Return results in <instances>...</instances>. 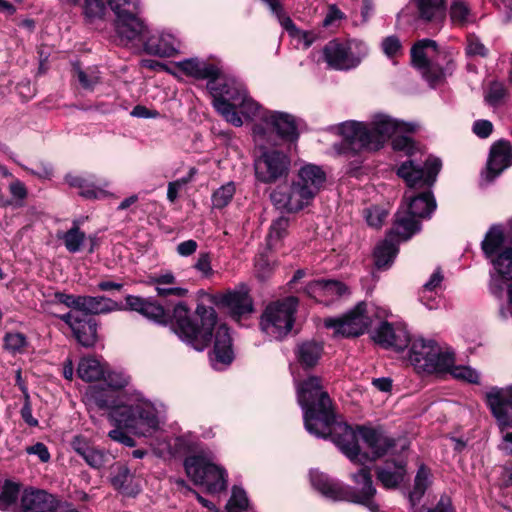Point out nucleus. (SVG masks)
I'll list each match as a JSON object with an SVG mask.
<instances>
[{
	"instance_id": "f257e3e1",
	"label": "nucleus",
	"mask_w": 512,
	"mask_h": 512,
	"mask_svg": "<svg viewBox=\"0 0 512 512\" xmlns=\"http://www.w3.org/2000/svg\"><path fill=\"white\" fill-rule=\"evenodd\" d=\"M85 396L100 409H111L110 418L118 427L111 430L108 436L115 442L127 447L136 445L121 427L143 437L150 436L159 427L158 411L150 401L141 399L131 404L117 405L113 391L100 386L89 387Z\"/></svg>"
},
{
	"instance_id": "f03ea898",
	"label": "nucleus",
	"mask_w": 512,
	"mask_h": 512,
	"mask_svg": "<svg viewBox=\"0 0 512 512\" xmlns=\"http://www.w3.org/2000/svg\"><path fill=\"white\" fill-rule=\"evenodd\" d=\"M404 198L409 201L406 209L396 213L393 228L375 248V264L378 268L389 267L398 253V243L410 239L420 230V223L416 218L430 217L436 209V202L430 191L416 196L406 192Z\"/></svg>"
},
{
	"instance_id": "7ed1b4c3",
	"label": "nucleus",
	"mask_w": 512,
	"mask_h": 512,
	"mask_svg": "<svg viewBox=\"0 0 512 512\" xmlns=\"http://www.w3.org/2000/svg\"><path fill=\"white\" fill-rule=\"evenodd\" d=\"M415 127L398 122L387 115H376L369 123L347 121L340 125L339 131L353 149L378 150L398 132H411Z\"/></svg>"
},
{
	"instance_id": "20e7f679",
	"label": "nucleus",
	"mask_w": 512,
	"mask_h": 512,
	"mask_svg": "<svg viewBox=\"0 0 512 512\" xmlns=\"http://www.w3.org/2000/svg\"><path fill=\"white\" fill-rule=\"evenodd\" d=\"M352 480L356 487L345 486L318 470L310 472L312 486L326 498L333 501L353 502L371 508L376 489L373 486L370 469L360 468L357 473L352 474Z\"/></svg>"
},
{
	"instance_id": "39448f33",
	"label": "nucleus",
	"mask_w": 512,
	"mask_h": 512,
	"mask_svg": "<svg viewBox=\"0 0 512 512\" xmlns=\"http://www.w3.org/2000/svg\"><path fill=\"white\" fill-rule=\"evenodd\" d=\"M196 316L200 320V325L191 319L187 305L179 302L173 309L172 327L182 341L195 350L202 351L211 342L212 332L217 323V314L214 308L198 304Z\"/></svg>"
},
{
	"instance_id": "423d86ee",
	"label": "nucleus",
	"mask_w": 512,
	"mask_h": 512,
	"mask_svg": "<svg viewBox=\"0 0 512 512\" xmlns=\"http://www.w3.org/2000/svg\"><path fill=\"white\" fill-rule=\"evenodd\" d=\"M326 181V174L321 167L306 164L298 171L297 180L288 191L278 188L271 193V200L278 208L296 212L307 206L317 195Z\"/></svg>"
},
{
	"instance_id": "0eeeda50",
	"label": "nucleus",
	"mask_w": 512,
	"mask_h": 512,
	"mask_svg": "<svg viewBox=\"0 0 512 512\" xmlns=\"http://www.w3.org/2000/svg\"><path fill=\"white\" fill-rule=\"evenodd\" d=\"M297 400L304 415V425L308 432L316 431V426L321 425L327 429L328 422L333 419L332 401L327 391L322 386V381L317 376H310L299 382L296 387Z\"/></svg>"
},
{
	"instance_id": "6e6552de",
	"label": "nucleus",
	"mask_w": 512,
	"mask_h": 512,
	"mask_svg": "<svg viewBox=\"0 0 512 512\" xmlns=\"http://www.w3.org/2000/svg\"><path fill=\"white\" fill-rule=\"evenodd\" d=\"M207 87L213 96V107L227 122L239 127L243 124L236 108L243 101L246 89L235 78L221 77L208 81Z\"/></svg>"
},
{
	"instance_id": "1a4fd4ad",
	"label": "nucleus",
	"mask_w": 512,
	"mask_h": 512,
	"mask_svg": "<svg viewBox=\"0 0 512 512\" xmlns=\"http://www.w3.org/2000/svg\"><path fill=\"white\" fill-rule=\"evenodd\" d=\"M409 361L418 372L444 373L455 362L454 353L443 351L433 340L414 339L411 343Z\"/></svg>"
},
{
	"instance_id": "9d476101",
	"label": "nucleus",
	"mask_w": 512,
	"mask_h": 512,
	"mask_svg": "<svg viewBox=\"0 0 512 512\" xmlns=\"http://www.w3.org/2000/svg\"><path fill=\"white\" fill-rule=\"evenodd\" d=\"M187 476L196 485L205 486L209 493H219L227 487V473L205 454L189 456L184 461Z\"/></svg>"
},
{
	"instance_id": "9b49d317",
	"label": "nucleus",
	"mask_w": 512,
	"mask_h": 512,
	"mask_svg": "<svg viewBox=\"0 0 512 512\" xmlns=\"http://www.w3.org/2000/svg\"><path fill=\"white\" fill-rule=\"evenodd\" d=\"M482 251L495 273L503 280H512V245L500 225H493L486 233Z\"/></svg>"
},
{
	"instance_id": "f8f14e48",
	"label": "nucleus",
	"mask_w": 512,
	"mask_h": 512,
	"mask_svg": "<svg viewBox=\"0 0 512 512\" xmlns=\"http://www.w3.org/2000/svg\"><path fill=\"white\" fill-rule=\"evenodd\" d=\"M298 299L290 296L271 302L262 313L260 327L262 331L274 339H282L292 329Z\"/></svg>"
},
{
	"instance_id": "ddd939ff",
	"label": "nucleus",
	"mask_w": 512,
	"mask_h": 512,
	"mask_svg": "<svg viewBox=\"0 0 512 512\" xmlns=\"http://www.w3.org/2000/svg\"><path fill=\"white\" fill-rule=\"evenodd\" d=\"M115 14V31L121 42L136 40L143 35L145 24L139 17V0H106Z\"/></svg>"
},
{
	"instance_id": "4468645a",
	"label": "nucleus",
	"mask_w": 512,
	"mask_h": 512,
	"mask_svg": "<svg viewBox=\"0 0 512 512\" xmlns=\"http://www.w3.org/2000/svg\"><path fill=\"white\" fill-rule=\"evenodd\" d=\"M367 55V47L356 40L329 41L322 50L324 62L333 70H350L357 67Z\"/></svg>"
},
{
	"instance_id": "2eb2a0df",
	"label": "nucleus",
	"mask_w": 512,
	"mask_h": 512,
	"mask_svg": "<svg viewBox=\"0 0 512 512\" xmlns=\"http://www.w3.org/2000/svg\"><path fill=\"white\" fill-rule=\"evenodd\" d=\"M309 433L319 438L330 437L351 461L362 463V458H368L367 454H360L356 431L346 423L336 422L334 413L333 419L328 422L327 429L324 430L321 425H317L316 431Z\"/></svg>"
},
{
	"instance_id": "dca6fc26",
	"label": "nucleus",
	"mask_w": 512,
	"mask_h": 512,
	"mask_svg": "<svg viewBox=\"0 0 512 512\" xmlns=\"http://www.w3.org/2000/svg\"><path fill=\"white\" fill-rule=\"evenodd\" d=\"M255 176L262 183H274L286 178L290 169L289 157L277 150L264 151L254 162Z\"/></svg>"
},
{
	"instance_id": "f3484780",
	"label": "nucleus",
	"mask_w": 512,
	"mask_h": 512,
	"mask_svg": "<svg viewBox=\"0 0 512 512\" xmlns=\"http://www.w3.org/2000/svg\"><path fill=\"white\" fill-rule=\"evenodd\" d=\"M441 161L435 157H429L424 166L416 164L413 160L404 161L397 169V175L401 177L406 184L412 187L431 186L439 173Z\"/></svg>"
},
{
	"instance_id": "a211bd4d",
	"label": "nucleus",
	"mask_w": 512,
	"mask_h": 512,
	"mask_svg": "<svg viewBox=\"0 0 512 512\" xmlns=\"http://www.w3.org/2000/svg\"><path fill=\"white\" fill-rule=\"evenodd\" d=\"M266 128L277 132L285 139L294 141L298 138V131L295 119L292 115L284 112L269 111L262 117V123L254 125L253 134L256 141H260L266 136Z\"/></svg>"
},
{
	"instance_id": "6ab92c4d",
	"label": "nucleus",
	"mask_w": 512,
	"mask_h": 512,
	"mask_svg": "<svg viewBox=\"0 0 512 512\" xmlns=\"http://www.w3.org/2000/svg\"><path fill=\"white\" fill-rule=\"evenodd\" d=\"M366 304L360 302L356 307L339 318H326L324 325L327 328H332L335 333L345 337H356L365 332L370 322L368 316L365 314Z\"/></svg>"
},
{
	"instance_id": "aec40b11",
	"label": "nucleus",
	"mask_w": 512,
	"mask_h": 512,
	"mask_svg": "<svg viewBox=\"0 0 512 512\" xmlns=\"http://www.w3.org/2000/svg\"><path fill=\"white\" fill-rule=\"evenodd\" d=\"M209 300L218 306L226 308L235 320H239L241 317L253 312V302L249 295V289L244 284H241L235 290L211 295Z\"/></svg>"
},
{
	"instance_id": "412c9836",
	"label": "nucleus",
	"mask_w": 512,
	"mask_h": 512,
	"mask_svg": "<svg viewBox=\"0 0 512 512\" xmlns=\"http://www.w3.org/2000/svg\"><path fill=\"white\" fill-rule=\"evenodd\" d=\"M486 401L501 429L512 427V386L491 388Z\"/></svg>"
},
{
	"instance_id": "4be33fe9",
	"label": "nucleus",
	"mask_w": 512,
	"mask_h": 512,
	"mask_svg": "<svg viewBox=\"0 0 512 512\" xmlns=\"http://www.w3.org/2000/svg\"><path fill=\"white\" fill-rule=\"evenodd\" d=\"M73 331L77 341L84 347H91L97 341V324L96 322L78 312H69L60 316Z\"/></svg>"
},
{
	"instance_id": "5701e85b",
	"label": "nucleus",
	"mask_w": 512,
	"mask_h": 512,
	"mask_svg": "<svg viewBox=\"0 0 512 512\" xmlns=\"http://www.w3.org/2000/svg\"><path fill=\"white\" fill-rule=\"evenodd\" d=\"M512 147L507 141H498L490 150L484 179L490 183L511 165Z\"/></svg>"
},
{
	"instance_id": "b1692460",
	"label": "nucleus",
	"mask_w": 512,
	"mask_h": 512,
	"mask_svg": "<svg viewBox=\"0 0 512 512\" xmlns=\"http://www.w3.org/2000/svg\"><path fill=\"white\" fill-rule=\"evenodd\" d=\"M136 39L143 43L145 51L149 54L172 56L180 48V41L170 33H161L158 36L148 37L146 26L143 35L138 36Z\"/></svg>"
},
{
	"instance_id": "393cba45",
	"label": "nucleus",
	"mask_w": 512,
	"mask_h": 512,
	"mask_svg": "<svg viewBox=\"0 0 512 512\" xmlns=\"http://www.w3.org/2000/svg\"><path fill=\"white\" fill-rule=\"evenodd\" d=\"M358 434L372 453L371 458H362L361 464L365 461L375 460L376 458L384 456L395 446L394 439L378 429L359 427Z\"/></svg>"
},
{
	"instance_id": "a878e982",
	"label": "nucleus",
	"mask_w": 512,
	"mask_h": 512,
	"mask_svg": "<svg viewBox=\"0 0 512 512\" xmlns=\"http://www.w3.org/2000/svg\"><path fill=\"white\" fill-rule=\"evenodd\" d=\"M232 361L233 351L229 329L225 324H221L216 327L211 362L215 369L220 370Z\"/></svg>"
},
{
	"instance_id": "bb28decb",
	"label": "nucleus",
	"mask_w": 512,
	"mask_h": 512,
	"mask_svg": "<svg viewBox=\"0 0 512 512\" xmlns=\"http://www.w3.org/2000/svg\"><path fill=\"white\" fill-rule=\"evenodd\" d=\"M56 499L43 490L26 489L20 500L21 512H53Z\"/></svg>"
},
{
	"instance_id": "cd10ccee",
	"label": "nucleus",
	"mask_w": 512,
	"mask_h": 512,
	"mask_svg": "<svg viewBox=\"0 0 512 512\" xmlns=\"http://www.w3.org/2000/svg\"><path fill=\"white\" fill-rule=\"evenodd\" d=\"M373 339L384 347H392L396 350H403L410 343L408 333L401 328H394L388 322H382L374 332Z\"/></svg>"
},
{
	"instance_id": "c85d7f7f",
	"label": "nucleus",
	"mask_w": 512,
	"mask_h": 512,
	"mask_svg": "<svg viewBox=\"0 0 512 512\" xmlns=\"http://www.w3.org/2000/svg\"><path fill=\"white\" fill-rule=\"evenodd\" d=\"M125 300L130 310L140 313L147 319L157 323H165L167 321L168 315L164 308L156 301L133 295H128Z\"/></svg>"
},
{
	"instance_id": "c756f323",
	"label": "nucleus",
	"mask_w": 512,
	"mask_h": 512,
	"mask_svg": "<svg viewBox=\"0 0 512 512\" xmlns=\"http://www.w3.org/2000/svg\"><path fill=\"white\" fill-rule=\"evenodd\" d=\"M176 67L185 75L201 80L211 81L220 74V69L216 65L201 61L198 58L179 61L176 63Z\"/></svg>"
},
{
	"instance_id": "7c9ffc66",
	"label": "nucleus",
	"mask_w": 512,
	"mask_h": 512,
	"mask_svg": "<svg viewBox=\"0 0 512 512\" xmlns=\"http://www.w3.org/2000/svg\"><path fill=\"white\" fill-rule=\"evenodd\" d=\"M149 284L153 285L159 297L175 296L185 297L188 294L186 288L178 286L175 275L170 272H162L149 277Z\"/></svg>"
},
{
	"instance_id": "2f4dec72",
	"label": "nucleus",
	"mask_w": 512,
	"mask_h": 512,
	"mask_svg": "<svg viewBox=\"0 0 512 512\" xmlns=\"http://www.w3.org/2000/svg\"><path fill=\"white\" fill-rule=\"evenodd\" d=\"M406 474V462L403 460L386 461L377 469V478L388 489L396 488Z\"/></svg>"
},
{
	"instance_id": "473e14b6",
	"label": "nucleus",
	"mask_w": 512,
	"mask_h": 512,
	"mask_svg": "<svg viewBox=\"0 0 512 512\" xmlns=\"http://www.w3.org/2000/svg\"><path fill=\"white\" fill-rule=\"evenodd\" d=\"M419 18L441 25L446 16L445 0H416Z\"/></svg>"
},
{
	"instance_id": "72a5a7b5",
	"label": "nucleus",
	"mask_w": 512,
	"mask_h": 512,
	"mask_svg": "<svg viewBox=\"0 0 512 512\" xmlns=\"http://www.w3.org/2000/svg\"><path fill=\"white\" fill-rule=\"evenodd\" d=\"M122 309L121 304L105 296H84L83 315L107 314Z\"/></svg>"
},
{
	"instance_id": "f704fd0d",
	"label": "nucleus",
	"mask_w": 512,
	"mask_h": 512,
	"mask_svg": "<svg viewBox=\"0 0 512 512\" xmlns=\"http://www.w3.org/2000/svg\"><path fill=\"white\" fill-rule=\"evenodd\" d=\"M432 49L436 51L437 43L431 39H422L416 42L411 49V62L419 71H427L429 69V59L426 50Z\"/></svg>"
},
{
	"instance_id": "c9c22d12",
	"label": "nucleus",
	"mask_w": 512,
	"mask_h": 512,
	"mask_svg": "<svg viewBox=\"0 0 512 512\" xmlns=\"http://www.w3.org/2000/svg\"><path fill=\"white\" fill-rule=\"evenodd\" d=\"M323 347L314 341H307L299 345L297 355L300 363L307 367H314L321 357Z\"/></svg>"
},
{
	"instance_id": "e433bc0d",
	"label": "nucleus",
	"mask_w": 512,
	"mask_h": 512,
	"mask_svg": "<svg viewBox=\"0 0 512 512\" xmlns=\"http://www.w3.org/2000/svg\"><path fill=\"white\" fill-rule=\"evenodd\" d=\"M77 374L82 380L91 382L104 377V369L98 360L83 358L78 364Z\"/></svg>"
},
{
	"instance_id": "4c0bfd02",
	"label": "nucleus",
	"mask_w": 512,
	"mask_h": 512,
	"mask_svg": "<svg viewBox=\"0 0 512 512\" xmlns=\"http://www.w3.org/2000/svg\"><path fill=\"white\" fill-rule=\"evenodd\" d=\"M430 485V471L424 465H421L414 479L413 490L409 493V501L415 506L425 494Z\"/></svg>"
},
{
	"instance_id": "58836bf2",
	"label": "nucleus",
	"mask_w": 512,
	"mask_h": 512,
	"mask_svg": "<svg viewBox=\"0 0 512 512\" xmlns=\"http://www.w3.org/2000/svg\"><path fill=\"white\" fill-rule=\"evenodd\" d=\"M69 186L78 188L79 194L85 198H98L102 191L97 189L91 179L83 176L68 174L65 177Z\"/></svg>"
},
{
	"instance_id": "ea45409f",
	"label": "nucleus",
	"mask_w": 512,
	"mask_h": 512,
	"mask_svg": "<svg viewBox=\"0 0 512 512\" xmlns=\"http://www.w3.org/2000/svg\"><path fill=\"white\" fill-rule=\"evenodd\" d=\"M69 186L78 188L79 194L85 198H98L102 191L97 189L91 179L83 176L68 174L65 177Z\"/></svg>"
},
{
	"instance_id": "a19ab883",
	"label": "nucleus",
	"mask_w": 512,
	"mask_h": 512,
	"mask_svg": "<svg viewBox=\"0 0 512 512\" xmlns=\"http://www.w3.org/2000/svg\"><path fill=\"white\" fill-rule=\"evenodd\" d=\"M61 238L64 241L66 249L70 253H76L80 251L86 239V234L81 231L78 224L74 222L73 226L65 232Z\"/></svg>"
},
{
	"instance_id": "79ce46f5",
	"label": "nucleus",
	"mask_w": 512,
	"mask_h": 512,
	"mask_svg": "<svg viewBox=\"0 0 512 512\" xmlns=\"http://www.w3.org/2000/svg\"><path fill=\"white\" fill-rule=\"evenodd\" d=\"M289 220L286 217H279L270 226L267 237V244L270 249L276 248L283 237L287 235Z\"/></svg>"
},
{
	"instance_id": "37998d69",
	"label": "nucleus",
	"mask_w": 512,
	"mask_h": 512,
	"mask_svg": "<svg viewBox=\"0 0 512 512\" xmlns=\"http://www.w3.org/2000/svg\"><path fill=\"white\" fill-rule=\"evenodd\" d=\"M235 185L229 182L217 189L212 196V204L214 208L222 209L227 206L235 194Z\"/></svg>"
},
{
	"instance_id": "c03bdc74",
	"label": "nucleus",
	"mask_w": 512,
	"mask_h": 512,
	"mask_svg": "<svg viewBox=\"0 0 512 512\" xmlns=\"http://www.w3.org/2000/svg\"><path fill=\"white\" fill-rule=\"evenodd\" d=\"M27 344V339L22 333L9 332L4 337V348L12 354L23 353Z\"/></svg>"
},
{
	"instance_id": "a18cd8bd",
	"label": "nucleus",
	"mask_w": 512,
	"mask_h": 512,
	"mask_svg": "<svg viewBox=\"0 0 512 512\" xmlns=\"http://www.w3.org/2000/svg\"><path fill=\"white\" fill-rule=\"evenodd\" d=\"M75 74L81 86L87 90H93L100 82V73L94 67L87 68L86 70L76 68Z\"/></svg>"
},
{
	"instance_id": "49530a36",
	"label": "nucleus",
	"mask_w": 512,
	"mask_h": 512,
	"mask_svg": "<svg viewBox=\"0 0 512 512\" xmlns=\"http://www.w3.org/2000/svg\"><path fill=\"white\" fill-rule=\"evenodd\" d=\"M450 17L454 24L464 25L469 22L470 9L463 0H454L450 7Z\"/></svg>"
},
{
	"instance_id": "de8ad7c7",
	"label": "nucleus",
	"mask_w": 512,
	"mask_h": 512,
	"mask_svg": "<svg viewBox=\"0 0 512 512\" xmlns=\"http://www.w3.org/2000/svg\"><path fill=\"white\" fill-rule=\"evenodd\" d=\"M349 294L348 287L336 280H325V304Z\"/></svg>"
},
{
	"instance_id": "09e8293b",
	"label": "nucleus",
	"mask_w": 512,
	"mask_h": 512,
	"mask_svg": "<svg viewBox=\"0 0 512 512\" xmlns=\"http://www.w3.org/2000/svg\"><path fill=\"white\" fill-rule=\"evenodd\" d=\"M19 494V485L12 483L10 481H6L2 486L0 492V509L6 510L13 504Z\"/></svg>"
},
{
	"instance_id": "8fccbe9b",
	"label": "nucleus",
	"mask_w": 512,
	"mask_h": 512,
	"mask_svg": "<svg viewBox=\"0 0 512 512\" xmlns=\"http://www.w3.org/2000/svg\"><path fill=\"white\" fill-rule=\"evenodd\" d=\"M248 506V499L245 491L239 487H233L231 498L226 509L228 512H241Z\"/></svg>"
},
{
	"instance_id": "3c124183",
	"label": "nucleus",
	"mask_w": 512,
	"mask_h": 512,
	"mask_svg": "<svg viewBox=\"0 0 512 512\" xmlns=\"http://www.w3.org/2000/svg\"><path fill=\"white\" fill-rule=\"evenodd\" d=\"M237 108H240V111L243 115H245L248 118H254L259 117L262 121V117L264 114L268 113L269 111H262L260 105L255 102L253 99L247 96V92H245V96L243 97V101L240 102L237 106Z\"/></svg>"
},
{
	"instance_id": "603ef678",
	"label": "nucleus",
	"mask_w": 512,
	"mask_h": 512,
	"mask_svg": "<svg viewBox=\"0 0 512 512\" xmlns=\"http://www.w3.org/2000/svg\"><path fill=\"white\" fill-rule=\"evenodd\" d=\"M445 372H449L454 378L467 381L469 383H478L479 382V373L466 366H454L446 370Z\"/></svg>"
},
{
	"instance_id": "864d4df0",
	"label": "nucleus",
	"mask_w": 512,
	"mask_h": 512,
	"mask_svg": "<svg viewBox=\"0 0 512 512\" xmlns=\"http://www.w3.org/2000/svg\"><path fill=\"white\" fill-rule=\"evenodd\" d=\"M83 297L84 296L69 295L62 292L54 293L55 302L64 304L73 309L72 312H78L79 314H81L83 308Z\"/></svg>"
},
{
	"instance_id": "5fc2aeb1",
	"label": "nucleus",
	"mask_w": 512,
	"mask_h": 512,
	"mask_svg": "<svg viewBox=\"0 0 512 512\" xmlns=\"http://www.w3.org/2000/svg\"><path fill=\"white\" fill-rule=\"evenodd\" d=\"M364 217L369 226L379 228L387 217V212L378 206H372L364 210Z\"/></svg>"
},
{
	"instance_id": "6e6d98bb",
	"label": "nucleus",
	"mask_w": 512,
	"mask_h": 512,
	"mask_svg": "<svg viewBox=\"0 0 512 512\" xmlns=\"http://www.w3.org/2000/svg\"><path fill=\"white\" fill-rule=\"evenodd\" d=\"M273 263L265 255H259L255 260V276L264 281L268 279L273 272Z\"/></svg>"
},
{
	"instance_id": "4d7b16f0",
	"label": "nucleus",
	"mask_w": 512,
	"mask_h": 512,
	"mask_svg": "<svg viewBox=\"0 0 512 512\" xmlns=\"http://www.w3.org/2000/svg\"><path fill=\"white\" fill-rule=\"evenodd\" d=\"M132 479L133 475L130 470L126 466H119L112 478V484L115 488L126 491Z\"/></svg>"
},
{
	"instance_id": "13d9d810",
	"label": "nucleus",
	"mask_w": 512,
	"mask_h": 512,
	"mask_svg": "<svg viewBox=\"0 0 512 512\" xmlns=\"http://www.w3.org/2000/svg\"><path fill=\"white\" fill-rule=\"evenodd\" d=\"M84 13L90 19H100L106 13V5L103 0H85Z\"/></svg>"
},
{
	"instance_id": "bf43d9fd",
	"label": "nucleus",
	"mask_w": 512,
	"mask_h": 512,
	"mask_svg": "<svg viewBox=\"0 0 512 512\" xmlns=\"http://www.w3.org/2000/svg\"><path fill=\"white\" fill-rule=\"evenodd\" d=\"M466 54L468 56L486 57L488 55V49L477 36L468 35L466 44Z\"/></svg>"
},
{
	"instance_id": "052dcab7",
	"label": "nucleus",
	"mask_w": 512,
	"mask_h": 512,
	"mask_svg": "<svg viewBox=\"0 0 512 512\" xmlns=\"http://www.w3.org/2000/svg\"><path fill=\"white\" fill-rule=\"evenodd\" d=\"M305 293L320 303L325 304V280H315L308 283Z\"/></svg>"
},
{
	"instance_id": "680f3d73",
	"label": "nucleus",
	"mask_w": 512,
	"mask_h": 512,
	"mask_svg": "<svg viewBox=\"0 0 512 512\" xmlns=\"http://www.w3.org/2000/svg\"><path fill=\"white\" fill-rule=\"evenodd\" d=\"M85 462L92 468L99 469L107 462V455L94 447H92L83 457Z\"/></svg>"
},
{
	"instance_id": "e2e57ef3",
	"label": "nucleus",
	"mask_w": 512,
	"mask_h": 512,
	"mask_svg": "<svg viewBox=\"0 0 512 512\" xmlns=\"http://www.w3.org/2000/svg\"><path fill=\"white\" fill-rule=\"evenodd\" d=\"M403 132H398L394 135L392 140V147L394 150L404 151L407 155H412L414 153V144L410 137L402 134Z\"/></svg>"
},
{
	"instance_id": "0e129e2a",
	"label": "nucleus",
	"mask_w": 512,
	"mask_h": 512,
	"mask_svg": "<svg viewBox=\"0 0 512 512\" xmlns=\"http://www.w3.org/2000/svg\"><path fill=\"white\" fill-rule=\"evenodd\" d=\"M383 52L389 57H396L402 51V45L398 37L388 36L382 41Z\"/></svg>"
},
{
	"instance_id": "69168bd1",
	"label": "nucleus",
	"mask_w": 512,
	"mask_h": 512,
	"mask_svg": "<svg viewBox=\"0 0 512 512\" xmlns=\"http://www.w3.org/2000/svg\"><path fill=\"white\" fill-rule=\"evenodd\" d=\"M9 192L11 196L16 200V206H22L23 200L27 197V189L23 182L18 179H14L9 185Z\"/></svg>"
},
{
	"instance_id": "338daca9",
	"label": "nucleus",
	"mask_w": 512,
	"mask_h": 512,
	"mask_svg": "<svg viewBox=\"0 0 512 512\" xmlns=\"http://www.w3.org/2000/svg\"><path fill=\"white\" fill-rule=\"evenodd\" d=\"M505 96V88L503 84L494 82L490 85L485 96L486 101L491 105H496Z\"/></svg>"
},
{
	"instance_id": "774afa93",
	"label": "nucleus",
	"mask_w": 512,
	"mask_h": 512,
	"mask_svg": "<svg viewBox=\"0 0 512 512\" xmlns=\"http://www.w3.org/2000/svg\"><path fill=\"white\" fill-rule=\"evenodd\" d=\"M194 268L203 276H210L213 273L211 267V255L207 252L200 253L194 264Z\"/></svg>"
}]
</instances>
